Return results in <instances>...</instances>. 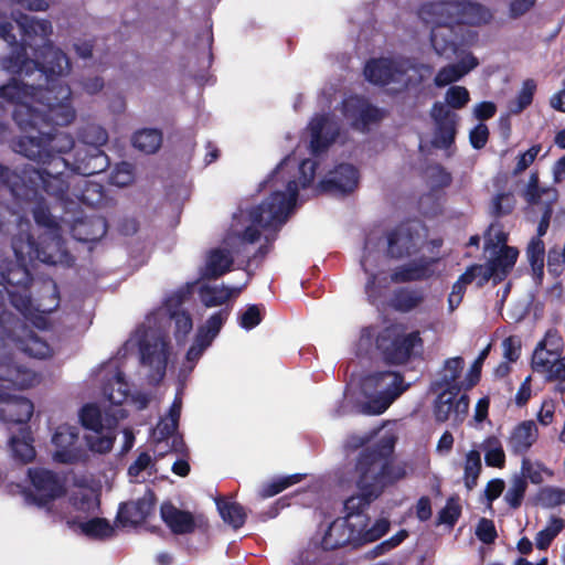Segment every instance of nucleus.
<instances>
[{
	"label": "nucleus",
	"mask_w": 565,
	"mask_h": 565,
	"mask_svg": "<svg viewBox=\"0 0 565 565\" xmlns=\"http://www.w3.org/2000/svg\"><path fill=\"white\" fill-rule=\"evenodd\" d=\"M3 66L25 77L39 72L44 81V84H29L13 77L0 87V97L14 105L12 118L21 131L45 120L67 124L75 119L71 105L72 90L61 78L70 71L71 63L61 49L47 44L36 53L35 58H29L25 46L21 45L4 60Z\"/></svg>",
	"instance_id": "obj_1"
},
{
	"label": "nucleus",
	"mask_w": 565,
	"mask_h": 565,
	"mask_svg": "<svg viewBox=\"0 0 565 565\" xmlns=\"http://www.w3.org/2000/svg\"><path fill=\"white\" fill-rule=\"evenodd\" d=\"M67 124H57L55 120H45L39 125L29 126L24 135L13 141L12 150L32 160L41 168L25 164L21 170H12L0 163V186L8 189L14 195L23 199H33L40 189L60 201H67L70 190L68 173L72 166L62 154L72 149L76 150L74 138L60 130Z\"/></svg>",
	"instance_id": "obj_2"
},
{
	"label": "nucleus",
	"mask_w": 565,
	"mask_h": 565,
	"mask_svg": "<svg viewBox=\"0 0 565 565\" xmlns=\"http://www.w3.org/2000/svg\"><path fill=\"white\" fill-rule=\"evenodd\" d=\"M418 17L433 24L430 43L439 56L451 57L458 53L461 36L457 28L480 26L489 23L493 15L489 8L472 0H439L423 3Z\"/></svg>",
	"instance_id": "obj_3"
},
{
	"label": "nucleus",
	"mask_w": 565,
	"mask_h": 565,
	"mask_svg": "<svg viewBox=\"0 0 565 565\" xmlns=\"http://www.w3.org/2000/svg\"><path fill=\"white\" fill-rule=\"evenodd\" d=\"M393 451L394 441L388 439H381L372 446L362 448L354 467L355 484L360 493L344 501L347 520L361 514L386 487L404 478L405 471L393 465Z\"/></svg>",
	"instance_id": "obj_4"
},
{
	"label": "nucleus",
	"mask_w": 565,
	"mask_h": 565,
	"mask_svg": "<svg viewBox=\"0 0 565 565\" xmlns=\"http://www.w3.org/2000/svg\"><path fill=\"white\" fill-rule=\"evenodd\" d=\"M361 342L371 343L374 339L375 348L383 361L390 365H404L422 351L424 341L419 331L405 332L402 324L392 323L376 332V328L367 326L361 330Z\"/></svg>",
	"instance_id": "obj_5"
},
{
	"label": "nucleus",
	"mask_w": 565,
	"mask_h": 565,
	"mask_svg": "<svg viewBox=\"0 0 565 565\" xmlns=\"http://www.w3.org/2000/svg\"><path fill=\"white\" fill-rule=\"evenodd\" d=\"M77 137L72 173L89 177L105 171L109 166L108 157L102 149L108 140L106 129L87 124L78 130Z\"/></svg>",
	"instance_id": "obj_6"
},
{
	"label": "nucleus",
	"mask_w": 565,
	"mask_h": 565,
	"mask_svg": "<svg viewBox=\"0 0 565 565\" xmlns=\"http://www.w3.org/2000/svg\"><path fill=\"white\" fill-rule=\"evenodd\" d=\"M0 307L9 303L21 313L29 311L33 278L26 260L3 262L0 266Z\"/></svg>",
	"instance_id": "obj_7"
},
{
	"label": "nucleus",
	"mask_w": 565,
	"mask_h": 565,
	"mask_svg": "<svg viewBox=\"0 0 565 565\" xmlns=\"http://www.w3.org/2000/svg\"><path fill=\"white\" fill-rule=\"evenodd\" d=\"M299 193L296 180H289L286 184V191H274L260 204L249 212L253 224L263 228H274L281 226L288 217V214L295 207Z\"/></svg>",
	"instance_id": "obj_8"
},
{
	"label": "nucleus",
	"mask_w": 565,
	"mask_h": 565,
	"mask_svg": "<svg viewBox=\"0 0 565 565\" xmlns=\"http://www.w3.org/2000/svg\"><path fill=\"white\" fill-rule=\"evenodd\" d=\"M62 238L58 233L35 241L30 233H20L11 239V246L18 260H39L43 264L55 265L60 262Z\"/></svg>",
	"instance_id": "obj_9"
},
{
	"label": "nucleus",
	"mask_w": 565,
	"mask_h": 565,
	"mask_svg": "<svg viewBox=\"0 0 565 565\" xmlns=\"http://www.w3.org/2000/svg\"><path fill=\"white\" fill-rule=\"evenodd\" d=\"M366 381L375 387L385 386V390L381 394L362 405V413L366 415L383 414L393 401L408 387V385H404V376L399 372L393 371L375 372L369 375Z\"/></svg>",
	"instance_id": "obj_10"
},
{
	"label": "nucleus",
	"mask_w": 565,
	"mask_h": 565,
	"mask_svg": "<svg viewBox=\"0 0 565 565\" xmlns=\"http://www.w3.org/2000/svg\"><path fill=\"white\" fill-rule=\"evenodd\" d=\"M140 363L149 369L148 383L158 385L166 376L170 354L169 342L162 337L139 342Z\"/></svg>",
	"instance_id": "obj_11"
},
{
	"label": "nucleus",
	"mask_w": 565,
	"mask_h": 565,
	"mask_svg": "<svg viewBox=\"0 0 565 565\" xmlns=\"http://www.w3.org/2000/svg\"><path fill=\"white\" fill-rule=\"evenodd\" d=\"M160 516L174 535L192 534L196 530L206 533L210 529L209 520L204 514H193L188 510H181L171 501L162 502Z\"/></svg>",
	"instance_id": "obj_12"
},
{
	"label": "nucleus",
	"mask_w": 565,
	"mask_h": 565,
	"mask_svg": "<svg viewBox=\"0 0 565 565\" xmlns=\"http://www.w3.org/2000/svg\"><path fill=\"white\" fill-rule=\"evenodd\" d=\"M341 105L342 115L351 128L362 132L367 131L371 125L380 122L384 117V111L362 95H350Z\"/></svg>",
	"instance_id": "obj_13"
},
{
	"label": "nucleus",
	"mask_w": 565,
	"mask_h": 565,
	"mask_svg": "<svg viewBox=\"0 0 565 565\" xmlns=\"http://www.w3.org/2000/svg\"><path fill=\"white\" fill-rule=\"evenodd\" d=\"M28 476L34 489L32 500L39 507H44L65 494V487L58 475L45 468H29Z\"/></svg>",
	"instance_id": "obj_14"
},
{
	"label": "nucleus",
	"mask_w": 565,
	"mask_h": 565,
	"mask_svg": "<svg viewBox=\"0 0 565 565\" xmlns=\"http://www.w3.org/2000/svg\"><path fill=\"white\" fill-rule=\"evenodd\" d=\"M359 170L350 163H340L319 182L318 191L337 198L352 193L359 184Z\"/></svg>",
	"instance_id": "obj_15"
},
{
	"label": "nucleus",
	"mask_w": 565,
	"mask_h": 565,
	"mask_svg": "<svg viewBox=\"0 0 565 565\" xmlns=\"http://www.w3.org/2000/svg\"><path fill=\"white\" fill-rule=\"evenodd\" d=\"M519 257L516 247L504 245L486 265L477 264L480 267V280H477V287H483L490 279L494 282L504 280L513 269Z\"/></svg>",
	"instance_id": "obj_16"
},
{
	"label": "nucleus",
	"mask_w": 565,
	"mask_h": 565,
	"mask_svg": "<svg viewBox=\"0 0 565 565\" xmlns=\"http://www.w3.org/2000/svg\"><path fill=\"white\" fill-rule=\"evenodd\" d=\"M156 503V493L148 489L141 498L120 503L116 521L124 527L140 525L152 514Z\"/></svg>",
	"instance_id": "obj_17"
},
{
	"label": "nucleus",
	"mask_w": 565,
	"mask_h": 565,
	"mask_svg": "<svg viewBox=\"0 0 565 565\" xmlns=\"http://www.w3.org/2000/svg\"><path fill=\"white\" fill-rule=\"evenodd\" d=\"M78 440V430L70 425H60L54 435L52 443L56 447L53 455L55 461L60 463H76L82 459V451L75 444Z\"/></svg>",
	"instance_id": "obj_18"
},
{
	"label": "nucleus",
	"mask_w": 565,
	"mask_h": 565,
	"mask_svg": "<svg viewBox=\"0 0 565 565\" xmlns=\"http://www.w3.org/2000/svg\"><path fill=\"white\" fill-rule=\"evenodd\" d=\"M417 236L407 224L396 225L386 234V256L395 260L412 256L417 250Z\"/></svg>",
	"instance_id": "obj_19"
},
{
	"label": "nucleus",
	"mask_w": 565,
	"mask_h": 565,
	"mask_svg": "<svg viewBox=\"0 0 565 565\" xmlns=\"http://www.w3.org/2000/svg\"><path fill=\"white\" fill-rule=\"evenodd\" d=\"M405 73L399 64L388 57L370 58L363 70L367 82L382 87L399 82Z\"/></svg>",
	"instance_id": "obj_20"
},
{
	"label": "nucleus",
	"mask_w": 565,
	"mask_h": 565,
	"mask_svg": "<svg viewBox=\"0 0 565 565\" xmlns=\"http://www.w3.org/2000/svg\"><path fill=\"white\" fill-rule=\"evenodd\" d=\"M311 139L310 150L315 156L326 152L340 134L338 124L327 115L315 117L309 124Z\"/></svg>",
	"instance_id": "obj_21"
},
{
	"label": "nucleus",
	"mask_w": 565,
	"mask_h": 565,
	"mask_svg": "<svg viewBox=\"0 0 565 565\" xmlns=\"http://www.w3.org/2000/svg\"><path fill=\"white\" fill-rule=\"evenodd\" d=\"M438 258L422 256L407 264L397 266L391 274L394 284L428 280L435 275Z\"/></svg>",
	"instance_id": "obj_22"
},
{
	"label": "nucleus",
	"mask_w": 565,
	"mask_h": 565,
	"mask_svg": "<svg viewBox=\"0 0 565 565\" xmlns=\"http://www.w3.org/2000/svg\"><path fill=\"white\" fill-rule=\"evenodd\" d=\"M32 287H36L35 292L30 290V310L31 312L51 313L60 306V291L56 282L51 279H42L32 282Z\"/></svg>",
	"instance_id": "obj_23"
},
{
	"label": "nucleus",
	"mask_w": 565,
	"mask_h": 565,
	"mask_svg": "<svg viewBox=\"0 0 565 565\" xmlns=\"http://www.w3.org/2000/svg\"><path fill=\"white\" fill-rule=\"evenodd\" d=\"M107 230L106 217L93 213L76 218L71 226V235L81 243H96L106 235Z\"/></svg>",
	"instance_id": "obj_24"
},
{
	"label": "nucleus",
	"mask_w": 565,
	"mask_h": 565,
	"mask_svg": "<svg viewBox=\"0 0 565 565\" xmlns=\"http://www.w3.org/2000/svg\"><path fill=\"white\" fill-rule=\"evenodd\" d=\"M33 403L22 396L0 393V418L8 424H26L33 415Z\"/></svg>",
	"instance_id": "obj_25"
},
{
	"label": "nucleus",
	"mask_w": 565,
	"mask_h": 565,
	"mask_svg": "<svg viewBox=\"0 0 565 565\" xmlns=\"http://www.w3.org/2000/svg\"><path fill=\"white\" fill-rule=\"evenodd\" d=\"M358 535L355 527L347 520V518H338L332 521L321 540V547L323 551H334L345 545L355 544Z\"/></svg>",
	"instance_id": "obj_26"
},
{
	"label": "nucleus",
	"mask_w": 565,
	"mask_h": 565,
	"mask_svg": "<svg viewBox=\"0 0 565 565\" xmlns=\"http://www.w3.org/2000/svg\"><path fill=\"white\" fill-rule=\"evenodd\" d=\"M539 430L533 420H524L518 424L508 440L509 447L514 455L524 456L536 443Z\"/></svg>",
	"instance_id": "obj_27"
},
{
	"label": "nucleus",
	"mask_w": 565,
	"mask_h": 565,
	"mask_svg": "<svg viewBox=\"0 0 565 565\" xmlns=\"http://www.w3.org/2000/svg\"><path fill=\"white\" fill-rule=\"evenodd\" d=\"M72 195L75 200L70 196V192L67 191V201L58 200V202L65 207L75 201L89 207H97L104 204L106 199L103 185L87 180H83L81 185H76ZM55 200L57 201V199Z\"/></svg>",
	"instance_id": "obj_28"
},
{
	"label": "nucleus",
	"mask_w": 565,
	"mask_h": 565,
	"mask_svg": "<svg viewBox=\"0 0 565 565\" xmlns=\"http://www.w3.org/2000/svg\"><path fill=\"white\" fill-rule=\"evenodd\" d=\"M0 382L3 388L25 390L36 385L40 376L25 366L13 364L7 366L6 375H0Z\"/></svg>",
	"instance_id": "obj_29"
},
{
	"label": "nucleus",
	"mask_w": 565,
	"mask_h": 565,
	"mask_svg": "<svg viewBox=\"0 0 565 565\" xmlns=\"http://www.w3.org/2000/svg\"><path fill=\"white\" fill-rule=\"evenodd\" d=\"M233 263V257L227 249H211L206 257L202 277L207 280H215L231 271Z\"/></svg>",
	"instance_id": "obj_30"
},
{
	"label": "nucleus",
	"mask_w": 565,
	"mask_h": 565,
	"mask_svg": "<svg viewBox=\"0 0 565 565\" xmlns=\"http://www.w3.org/2000/svg\"><path fill=\"white\" fill-rule=\"evenodd\" d=\"M20 25L23 38H33L40 36L43 41L42 45L34 49V56L36 53L42 50L45 45H52L56 49L53 43L49 40V36L52 34V24L47 20H36L34 18H30L28 15H21V19L17 21Z\"/></svg>",
	"instance_id": "obj_31"
},
{
	"label": "nucleus",
	"mask_w": 565,
	"mask_h": 565,
	"mask_svg": "<svg viewBox=\"0 0 565 565\" xmlns=\"http://www.w3.org/2000/svg\"><path fill=\"white\" fill-rule=\"evenodd\" d=\"M424 300L425 292L422 288L399 287L392 295L391 307L406 313L419 307Z\"/></svg>",
	"instance_id": "obj_32"
},
{
	"label": "nucleus",
	"mask_w": 565,
	"mask_h": 565,
	"mask_svg": "<svg viewBox=\"0 0 565 565\" xmlns=\"http://www.w3.org/2000/svg\"><path fill=\"white\" fill-rule=\"evenodd\" d=\"M564 351V340L561 333L556 329H550L546 331L544 338L537 343L533 356H532V367L535 366L536 356L539 353L541 359L547 360L557 359L563 354Z\"/></svg>",
	"instance_id": "obj_33"
},
{
	"label": "nucleus",
	"mask_w": 565,
	"mask_h": 565,
	"mask_svg": "<svg viewBox=\"0 0 565 565\" xmlns=\"http://www.w3.org/2000/svg\"><path fill=\"white\" fill-rule=\"evenodd\" d=\"M477 65L478 61L472 55L470 56L468 63L448 64L437 72L434 78V83L437 87H445L454 82L459 81Z\"/></svg>",
	"instance_id": "obj_34"
},
{
	"label": "nucleus",
	"mask_w": 565,
	"mask_h": 565,
	"mask_svg": "<svg viewBox=\"0 0 565 565\" xmlns=\"http://www.w3.org/2000/svg\"><path fill=\"white\" fill-rule=\"evenodd\" d=\"M478 270H480V267L477 266V264H473L459 276L457 281H455L448 297L449 311H454L461 303L466 294L467 285L480 280V274Z\"/></svg>",
	"instance_id": "obj_35"
},
{
	"label": "nucleus",
	"mask_w": 565,
	"mask_h": 565,
	"mask_svg": "<svg viewBox=\"0 0 565 565\" xmlns=\"http://www.w3.org/2000/svg\"><path fill=\"white\" fill-rule=\"evenodd\" d=\"M215 502L223 521L234 530H238L245 524L247 514L241 503L227 501L223 498L216 499Z\"/></svg>",
	"instance_id": "obj_36"
},
{
	"label": "nucleus",
	"mask_w": 565,
	"mask_h": 565,
	"mask_svg": "<svg viewBox=\"0 0 565 565\" xmlns=\"http://www.w3.org/2000/svg\"><path fill=\"white\" fill-rule=\"evenodd\" d=\"M463 359L460 356L449 358L445 361V369L448 373L444 374L435 385L439 388L447 387L460 392L465 390V381L458 382L463 369Z\"/></svg>",
	"instance_id": "obj_37"
},
{
	"label": "nucleus",
	"mask_w": 565,
	"mask_h": 565,
	"mask_svg": "<svg viewBox=\"0 0 565 565\" xmlns=\"http://www.w3.org/2000/svg\"><path fill=\"white\" fill-rule=\"evenodd\" d=\"M42 192H45L43 189H40L36 196L33 199H23L14 195L11 191L10 193L18 200L22 201H35V205L32 210V215L35 223L39 226L49 228V230H57L58 225L51 214L50 207L46 204L44 198L41 195Z\"/></svg>",
	"instance_id": "obj_38"
},
{
	"label": "nucleus",
	"mask_w": 565,
	"mask_h": 565,
	"mask_svg": "<svg viewBox=\"0 0 565 565\" xmlns=\"http://www.w3.org/2000/svg\"><path fill=\"white\" fill-rule=\"evenodd\" d=\"M539 353L536 356L535 366L533 370L537 373L545 375L547 382L553 381H565V355L558 356L557 359L545 360L541 359Z\"/></svg>",
	"instance_id": "obj_39"
},
{
	"label": "nucleus",
	"mask_w": 565,
	"mask_h": 565,
	"mask_svg": "<svg viewBox=\"0 0 565 565\" xmlns=\"http://www.w3.org/2000/svg\"><path fill=\"white\" fill-rule=\"evenodd\" d=\"M162 143V132L156 128H143L132 136V145L145 153H154Z\"/></svg>",
	"instance_id": "obj_40"
},
{
	"label": "nucleus",
	"mask_w": 565,
	"mask_h": 565,
	"mask_svg": "<svg viewBox=\"0 0 565 565\" xmlns=\"http://www.w3.org/2000/svg\"><path fill=\"white\" fill-rule=\"evenodd\" d=\"M104 395L114 405H121L129 395V385L125 380V374L117 371L113 379L103 387Z\"/></svg>",
	"instance_id": "obj_41"
},
{
	"label": "nucleus",
	"mask_w": 565,
	"mask_h": 565,
	"mask_svg": "<svg viewBox=\"0 0 565 565\" xmlns=\"http://www.w3.org/2000/svg\"><path fill=\"white\" fill-rule=\"evenodd\" d=\"M443 388L433 405V413L437 423H445L454 415V396H458L460 393L451 388Z\"/></svg>",
	"instance_id": "obj_42"
},
{
	"label": "nucleus",
	"mask_w": 565,
	"mask_h": 565,
	"mask_svg": "<svg viewBox=\"0 0 565 565\" xmlns=\"http://www.w3.org/2000/svg\"><path fill=\"white\" fill-rule=\"evenodd\" d=\"M526 257L533 276L541 281L544 275L545 244L540 237H532L526 247Z\"/></svg>",
	"instance_id": "obj_43"
},
{
	"label": "nucleus",
	"mask_w": 565,
	"mask_h": 565,
	"mask_svg": "<svg viewBox=\"0 0 565 565\" xmlns=\"http://www.w3.org/2000/svg\"><path fill=\"white\" fill-rule=\"evenodd\" d=\"M81 531L84 535L94 540H105L114 535V527L104 518H93L86 522L79 523Z\"/></svg>",
	"instance_id": "obj_44"
},
{
	"label": "nucleus",
	"mask_w": 565,
	"mask_h": 565,
	"mask_svg": "<svg viewBox=\"0 0 565 565\" xmlns=\"http://www.w3.org/2000/svg\"><path fill=\"white\" fill-rule=\"evenodd\" d=\"M536 92V83L532 78H527L522 83V87L516 97L509 103V111L513 115L521 114L533 102Z\"/></svg>",
	"instance_id": "obj_45"
},
{
	"label": "nucleus",
	"mask_w": 565,
	"mask_h": 565,
	"mask_svg": "<svg viewBox=\"0 0 565 565\" xmlns=\"http://www.w3.org/2000/svg\"><path fill=\"white\" fill-rule=\"evenodd\" d=\"M481 471V456L479 451L472 449L466 455L463 467V482L469 491L477 487Z\"/></svg>",
	"instance_id": "obj_46"
},
{
	"label": "nucleus",
	"mask_w": 565,
	"mask_h": 565,
	"mask_svg": "<svg viewBox=\"0 0 565 565\" xmlns=\"http://www.w3.org/2000/svg\"><path fill=\"white\" fill-rule=\"evenodd\" d=\"M458 120L438 121L435 122V135L433 145L439 149H447L454 142L457 134Z\"/></svg>",
	"instance_id": "obj_47"
},
{
	"label": "nucleus",
	"mask_w": 565,
	"mask_h": 565,
	"mask_svg": "<svg viewBox=\"0 0 565 565\" xmlns=\"http://www.w3.org/2000/svg\"><path fill=\"white\" fill-rule=\"evenodd\" d=\"M231 296L232 289L225 286H204L200 290L201 301L206 308L222 306L231 298Z\"/></svg>",
	"instance_id": "obj_48"
},
{
	"label": "nucleus",
	"mask_w": 565,
	"mask_h": 565,
	"mask_svg": "<svg viewBox=\"0 0 565 565\" xmlns=\"http://www.w3.org/2000/svg\"><path fill=\"white\" fill-rule=\"evenodd\" d=\"M565 522L561 518L553 516L550 525L537 532L535 536V545L539 550H547L554 539L564 530Z\"/></svg>",
	"instance_id": "obj_49"
},
{
	"label": "nucleus",
	"mask_w": 565,
	"mask_h": 565,
	"mask_svg": "<svg viewBox=\"0 0 565 565\" xmlns=\"http://www.w3.org/2000/svg\"><path fill=\"white\" fill-rule=\"evenodd\" d=\"M303 479V475L301 473H294L286 477H281L278 479H275L270 482H267L263 484L259 494L262 498H270L274 497L287 488L300 482Z\"/></svg>",
	"instance_id": "obj_50"
},
{
	"label": "nucleus",
	"mask_w": 565,
	"mask_h": 565,
	"mask_svg": "<svg viewBox=\"0 0 565 565\" xmlns=\"http://www.w3.org/2000/svg\"><path fill=\"white\" fill-rule=\"evenodd\" d=\"M18 225L22 227L23 225L30 226V222L25 220L22 215H20L14 209L6 203H0V233L8 234L11 228Z\"/></svg>",
	"instance_id": "obj_51"
},
{
	"label": "nucleus",
	"mask_w": 565,
	"mask_h": 565,
	"mask_svg": "<svg viewBox=\"0 0 565 565\" xmlns=\"http://www.w3.org/2000/svg\"><path fill=\"white\" fill-rule=\"evenodd\" d=\"M484 461L488 467L503 468L505 465V454L500 440L497 437H489L486 440Z\"/></svg>",
	"instance_id": "obj_52"
},
{
	"label": "nucleus",
	"mask_w": 565,
	"mask_h": 565,
	"mask_svg": "<svg viewBox=\"0 0 565 565\" xmlns=\"http://www.w3.org/2000/svg\"><path fill=\"white\" fill-rule=\"evenodd\" d=\"M79 420L83 427L93 433H102L103 430L102 413L95 404H86L82 407Z\"/></svg>",
	"instance_id": "obj_53"
},
{
	"label": "nucleus",
	"mask_w": 565,
	"mask_h": 565,
	"mask_svg": "<svg viewBox=\"0 0 565 565\" xmlns=\"http://www.w3.org/2000/svg\"><path fill=\"white\" fill-rule=\"evenodd\" d=\"M391 527V522L387 519H379L374 524L362 533L358 534L356 546H362L367 543L375 542L383 537Z\"/></svg>",
	"instance_id": "obj_54"
},
{
	"label": "nucleus",
	"mask_w": 565,
	"mask_h": 565,
	"mask_svg": "<svg viewBox=\"0 0 565 565\" xmlns=\"http://www.w3.org/2000/svg\"><path fill=\"white\" fill-rule=\"evenodd\" d=\"M527 489V480L524 477H514L511 487L504 494V500L511 509H519L523 502Z\"/></svg>",
	"instance_id": "obj_55"
},
{
	"label": "nucleus",
	"mask_w": 565,
	"mask_h": 565,
	"mask_svg": "<svg viewBox=\"0 0 565 565\" xmlns=\"http://www.w3.org/2000/svg\"><path fill=\"white\" fill-rule=\"evenodd\" d=\"M515 198L511 192L498 193L491 203V214L497 217H503L511 214L515 206Z\"/></svg>",
	"instance_id": "obj_56"
},
{
	"label": "nucleus",
	"mask_w": 565,
	"mask_h": 565,
	"mask_svg": "<svg viewBox=\"0 0 565 565\" xmlns=\"http://www.w3.org/2000/svg\"><path fill=\"white\" fill-rule=\"evenodd\" d=\"M20 323V319L12 312L6 310L0 312V347H4L8 340L14 339L15 329Z\"/></svg>",
	"instance_id": "obj_57"
},
{
	"label": "nucleus",
	"mask_w": 565,
	"mask_h": 565,
	"mask_svg": "<svg viewBox=\"0 0 565 565\" xmlns=\"http://www.w3.org/2000/svg\"><path fill=\"white\" fill-rule=\"evenodd\" d=\"M265 307L262 303L248 305L246 310L239 316L238 323L245 330L256 328L264 319Z\"/></svg>",
	"instance_id": "obj_58"
},
{
	"label": "nucleus",
	"mask_w": 565,
	"mask_h": 565,
	"mask_svg": "<svg viewBox=\"0 0 565 565\" xmlns=\"http://www.w3.org/2000/svg\"><path fill=\"white\" fill-rule=\"evenodd\" d=\"M445 102L450 108L462 109L470 102L469 90L465 86H450L445 94Z\"/></svg>",
	"instance_id": "obj_59"
},
{
	"label": "nucleus",
	"mask_w": 565,
	"mask_h": 565,
	"mask_svg": "<svg viewBox=\"0 0 565 565\" xmlns=\"http://www.w3.org/2000/svg\"><path fill=\"white\" fill-rule=\"evenodd\" d=\"M10 443L15 459L22 463H29L34 459L36 452L31 441L12 437Z\"/></svg>",
	"instance_id": "obj_60"
},
{
	"label": "nucleus",
	"mask_w": 565,
	"mask_h": 565,
	"mask_svg": "<svg viewBox=\"0 0 565 565\" xmlns=\"http://www.w3.org/2000/svg\"><path fill=\"white\" fill-rule=\"evenodd\" d=\"M461 515V507L458 499L450 497L446 505L438 513V523L454 526Z\"/></svg>",
	"instance_id": "obj_61"
},
{
	"label": "nucleus",
	"mask_w": 565,
	"mask_h": 565,
	"mask_svg": "<svg viewBox=\"0 0 565 565\" xmlns=\"http://www.w3.org/2000/svg\"><path fill=\"white\" fill-rule=\"evenodd\" d=\"M490 352V345L484 348L478 355V358L475 360L472 365L470 366V370L465 379V391H469L472 387H475L481 377V369L484 360L487 359L488 354Z\"/></svg>",
	"instance_id": "obj_62"
},
{
	"label": "nucleus",
	"mask_w": 565,
	"mask_h": 565,
	"mask_svg": "<svg viewBox=\"0 0 565 565\" xmlns=\"http://www.w3.org/2000/svg\"><path fill=\"white\" fill-rule=\"evenodd\" d=\"M539 500L546 508L565 504V489L556 487L543 488L539 493Z\"/></svg>",
	"instance_id": "obj_63"
},
{
	"label": "nucleus",
	"mask_w": 565,
	"mask_h": 565,
	"mask_svg": "<svg viewBox=\"0 0 565 565\" xmlns=\"http://www.w3.org/2000/svg\"><path fill=\"white\" fill-rule=\"evenodd\" d=\"M179 427V423L161 419L156 428L153 429V438L156 446L159 447L161 444L168 445L169 438L172 437Z\"/></svg>",
	"instance_id": "obj_64"
}]
</instances>
